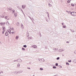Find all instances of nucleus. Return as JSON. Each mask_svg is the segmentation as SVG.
Instances as JSON below:
<instances>
[{
    "label": "nucleus",
    "mask_w": 76,
    "mask_h": 76,
    "mask_svg": "<svg viewBox=\"0 0 76 76\" xmlns=\"http://www.w3.org/2000/svg\"><path fill=\"white\" fill-rule=\"evenodd\" d=\"M18 67H19L20 66V64H18Z\"/></svg>",
    "instance_id": "obj_15"
},
{
    "label": "nucleus",
    "mask_w": 76,
    "mask_h": 76,
    "mask_svg": "<svg viewBox=\"0 0 76 76\" xmlns=\"http://www.w3.org/2000/svg\"><path fill=\"white\" fill-rule=\"evenodd\" d=\"M60 59V58L58 57L57 58V60H59Z\"/></svg>",
    "instance_id": "obj_21"
},
{
    "label": "nucleus",
    "mask_w": 76,
    "mask_h": 76,
    "mask_svg": "<svg viewBox=\"0 0 76 76\" xmlns=\"http://www.w3.org/2000/svg\"><path fill=\"white\" fill-rule=\"evenodd\" d=\"M40 70H43V69L42 68H40Z\"/></svg>",
    "instance_id": "obj_13"
},
{
    "label": "nucleus",
    "mask_w": 76,
    "mask_h": 76,
    "mask_svg": "<svg viewBox=\"0 0 76 76\" xmlns=\"http://www.w3.org/2000/svg\"><path fill=\"white\" fill-rule=\"evenodd\" d=\"M5 24V23H3V22H1L0 23V25H1V26H3V25H4Z\"/></svg>",
    "instance_id": "obj_2"
},
{
    "label": "nucleus",
    "mask_w": 76,
    "mask_h": 76,
    "mask_svg": "<svg viewBox=\"0 0 76 76\" xmlns=\"http://www.w3.org/2000/svg\"><path fill=\"white\" fill-rule=\"evenodd\" d=\"M14 15H15V17H16L17 16V14H14Z\"/></svg>",
    "instance_id": "obj_11"
},
{
    "label": "nucleus",
    "mask_w": 76,
    "mask_h": 76,
    "mask_svg": "<svg viewBox=\"0 0 76 76\" xmlns=\"http://www.w3.org/2000/svg\"><path fill=\"white\" fill-rule=\"evenodd\" d=\"M28 69H30V68H27Z\"/></svg>",
    "instance_id": "obj_32"
},
{
    "label": "nucleus",
    "mask_w": 76,
    "mask_h": 76,
    "mask_svg": "<svg viewBox=\"0 0 76 76\" xmlns=\"http://www.w3.org/2000/svg\"><path fill=\"white\" fill-rule=\"evenodd\" d=\"M67 2L68 3H70V1H69V0H68L67 1Z\"/></svg>",
    "instance_id": "obj_17"
},
{
    "label": "nucleus",
    "mask_w": 76,
    "mask_h": 76,
    "mask_svg": "<svg viewBox=\"0 0 76 76\" xmlns=\"http://www.w3.org/2000/svg\"><path fill=\"white\" fill-rule=\"evenodd\" d=\"M71 15L72 16H76V13L75 12H73L71 13Z\"/></svg>",
    "instance_id": "obj_1"
},
{
    "label": "nucleus",
    "mask_w": 76,
    "mask_h": 76,
    "mask_svg": "<svg viewBox=\"0 0 76 76\" xmlns=\"http://www.w3.org/2000/svg\"><path fill=\"white\" fill-rule=\"evenodd\" d=\"M49 6L50 7H51L52 6V5L51 4H49Z\"/></svg>",
    "instance_id": "obj_10"
},
{
    "label": "nucleus",
    "mask_w": 76,
    "mask_h": 76,
    "mask_svg": "<svg viewBox=\"0 0 76 76\" xmlns=\"http://www.w3.org/2000/svg\"><path fill=\"white\" fill-rule=\"evenodd\" d=\"M18 38H19V36H16V39H18Z\"/></svg>",
    "instance_id": "obj_7"
},
{
    "label": "nucleus",
    "mask_w": 76,
    "mask_h": 76,
    "mask_svg": "<svg viewBox=\"0 0 76 76\" xmlns=\"http://www.w3.org/2000/svg\"><path fill=\"white\" fill-rule=\"evenodd\" d=\"M6 24L7 25H9V22H7Z\"/></svg>",
    "instance_id": "obj_5"
},
{
    "label": "nucleus",
    "mask_w": 76,
    "mask_h": 76,
    "mask_svg": "<svg viewBox=\"0 0 76 76\" xmlns=\"http://www.w3.org/2000/svg\"><path fill=\"white\" fill-rule=\"evenodd\" d=\"M33 47H34V48H37V46L35 45H33Z\"/></svg>",
    "instance_id": "obj_6"
},
{
    "label": "nucleus",
    "mask_w": 76,
    "mask_h": 76,
    "mask_svg": "<svg viewBox=\"0 0 76 76\" xmlns=\"http://www.w3.org/2000/svg\"><path fill=\"white\" fill-rule=\"evenodd\" d=\"M66 43H69V42L67 41Z\"/></svg>",
    "instance_id": "obj_30"
},
{
    "label": "nucleus",
    "mask_w": 76,
    "mask_h": 76,
    "mask_svg": "<svg viewBox=\"0 0 76 76\" xmlns=\"http://www.w3.org/2000/svg\"><path fill=\"white\" fill-rule=\"evenodd\" d=\"M42 60H44V59H42Z\"/></svg>",
    "instance_id": "obj_35"
},
{
    "label": "nucleus",
    "mask_w": 76,
    "mask_h": 76,
    "mask_svg": "<svg viewBox=\"0 0 76 76\" xmlns=\"http://www.w3.org/2000/svg\"><path fill=\"white\" fill-rule=\"evenodd\" d=\"M68 62H71L72 61H71V60H68Z\"/></svg>",
    "instance_id": "obj_22"
},
{
    "label": "nucleus",
    "mask_w": 76,
    "mask_h": 76,
    "mask_svg": "<svg viewBox=\"0 0 76 76\" xmlns=\"http://www.w3.org/2000/svg\"><path fill=\"white\" fill-rule=\"evenodd\" d=\"M0 73H1L0 72Z\"/></svg>",
    "instance_id": "obj_34"
},
{
    "label": "nucleus",
    "mask_w": 76,
    "mask_h": 76,
    "mask_svg": "<svg viewBox=\"0 0 76 76\" xmlns=\"http://www.w3.org/2000/svg\"><path fill=\"white\" fill-rule=\"evenodd\" d=\"M66 26H63V27L64 28H66Z\"/></svg>",
    "instance_id": "obj_12"
},
{
    "label": "nucleus",
    "mask_w": 76,
    "mask_h": 76,
    "mask_svg": "<svg viewBox=\"0 0 76 76\" xmlns=\"http://www.w3.org/2000/svg\"><path fill=\"white\" fill-rule=\"evenodd\" d=\"M22 50H25V48H22Z\"/></svg>",
    "instance_id": "obj_27"
},
{
    "label": "nucleus",
    "mask_w": 76,
    "mask_h": 76,
    "mask_svg": "<svg viewBox=\"0 0 76 76\" xmlns=\"http://www.w3.org/2000/svg\"><path fill=\"white\" fill-rule=\"evenodd\" d=\"M71 6H75V5H74V4L72 3V4H71Z\"/></svg>",
    "instance_id": "obj_8"
},
{
    "label": "nucleus",
    "mask_w": 76,
    "mask_h": 76,
    "mask_svg": "<svg viewBox=\"0 0 76 76\" xmlns=\"http://www.w3.org/2000/svg\"><path fill=\"white\" fill-rule=\"evenodd\" d=\"M53 69H56V68H57V67H55V66H53Z\"/></svg>",
    "instance_id": "obj_14"
},
{
    "label": "nucleus",
    "mask_w": 76,
    "mask_h": 76,
    "mask_svg": "<svg viewBox=\"0 0 76 76\" xmlns=\"http://www.w3.org/2000/svg\"><path fill=\"white\" fill-rule=\"evenodd\" d=\"M4 31H5V30H3V31H2V34H4Z\"/></svg>",
    "instance_id": "obj_16"
},
{
    "label": "nucleus",
    "mask_w": 76,
    "mask_h": 76,
    "mask_svg": "<svg viewBox=\"0 0 76 76\" xmlns=\"http://www.w3.org/2000/svg\"><path fill=\"white\" fill-rule=\"evenodd\" d=\"M21 26H22V28H23V25L22 24V25H21Z\"/></svg>",
    "instance_id": "obj_24"
},
{
    "label": "nucleus",
    "mask_w": 76,
    "mask_h": 76,
    "mask_svg": "<svg viewBox=\"0 0 76 76\" xmlns=\"http://www.w3.org/2000/svg\"><path fill=\"white\" fill-rule=\"evenodd\" d=\"M12 11L13 12H15V10H13Z\"/></svg>",
    "instance_id": "obj_31"
},
{
    "label": "nucleus",
    "mask_w": 76,
    "mask_h": 76,
    "mask_svg": "<svg viewBox=\"0 0 76 76\" xmlns=\"http://www.w3.org/2000/svg\"><path fill=\"white\" fill-rule=\"evenodd\" d=\"M8 35V33H7V32H6L5 33V35L6 36H7Z\"/></svg>",
    "instance_id": "obj_4"
},
{
    "label": "nucleus",
    "mask_w": 76,
    "mask_h": 76,
    "mask_svg": "<svg viewBox=\"0 0 76 76\" xmlns=\"http://www.w3.org/2000/svg\"><path fill=\"white\" fill-rule=\"evenodd\" d=\"M62 25H64V23H62Z\"/></svg>",
    "instance_id": "obj_29"
},
{
    "label": "nucleus",
    "mask_w": 76,
    "mask_h": 76,
    "mask_svg": "<svg viewBox=\"0 0 76 76\" xmlns=\"http://www.w3.org/2000/svg\"><path fill=\"white\" fill-rule=\"evenodd\" d=\"M23 47H24L26 48V45H24L23 46Z\"/></svg>",
    "instance_id": "obj_23"
},
{
    "label": "nucleus",
    "mask_w": 76,
    "mask_h": 76,
    "mask_svg": "<svg viewBox=\"0 0 76 76\" xmlns=\"http://www.w3.org/2000/svg\"><path fill=\"white\" fill-rule=\"evenodd\" d=\"M12 29H14V28H12Z\"/></svg>",
    "instance_id": "obj_33"
},
{
    "label": "nucleus",
    "mask_w": 76,
    "mask_h": 76,
    "mask_svg": "<svg viewBox=\"0 0 76 76\" xmlns=\"http://www.w3.org/2000/svg\"><path fill=\"white\" fill-rule=\"evenodd\" d=\"M3 30H4V29H5V27H3Z\"/></svg>",
    "instance_id": "obj_25"
},
{
    "label": "nucleus",
    "mask_w": 76,
    "mask_h": 76,
    "mask_svg": "<svg viewBox=\"0 0 76 76\" xmlns=\"http://www.w3.org/2000/svg\"><path fill=\"white\" fill-rule=\"evenodd\" d=\"M2 18H4V16H2Z\"/></svg>",
    "instance_id": "obj_28"
},
{
    "label": "nucleus",
    "mask_w": 76,
    "mask_h": 76,
    "mask_svg": "<svg viewBox=\"0 0 76 76\" xmlns=\"http://www.w3.org/2000/svg\"><path fill=\"white\" fill-rule=\"evenodd\" d=\"M8 32H9V33H10V34H11V32L12 33H14V32L13 33V32H11V31H10V29H8Z\"/></svg>",
    "instance_id": "obj_3"
},
{
    "label": "nucleus",
    "mask_w": 76,
    "mask_h": 76,
    "mask_svg": "<svg viewBox=\"0 0 76 76\" xmlns=\"http://www.w3.org/2000/svg\"><path fill=\"white\" fill-rule=\"evenodd\" d=\"M22 7L23 8V9H24V8H25V7L23 6H22Z\"/></svg>",
    "instance_id": "obj_19"
},
{
    "label": "nucleus",
    "mask_w": 76,
    "mask_h": 76,
    "mask_svg": "<svg viewBox=\"0 0 76 76\" xmlns=\"http://www.w3.org/2000/svg\"><path fill=\"white\" fill-rule=\"evenodd\" d=\"M66 65H68V66H69V64L68 63H66Z\"/></svg>",
    "instance_id": "obj_9"
},
{
    "label": "nucleus",
    "mask_w": 76,
    "mask_h": 76,
    "mask_svg": "<svg viewBox=\"0 0 76 76\" xmlns=\"http://www.w3.org/2000/svg\"><path fill=\"white\" fill-rule=\"evenodd\" d=\"M5 19H7V17H5Z\"/></svg>",
    "instance_id": "obj_26"
},
{
    "label": "nucleus",
    "mask_w": 76,
    "mask_h": 76,
    "mask_svg": "<svg viewBox=\"0 0 76 76\" xmlns=\"http://www.w3.org/2000/svg\"><path fill=\"white\" fill-rule=\"evenodd\" d=\"M9 10H12V8H9Z\"/></svg>",
    "instance_id": "obj_18"
},
{
    "label": "nucleus",
    "mask_w": 76,
    "mask_h": 76,
    "mask_svg": "<svg viewBox=\"0 0 76 76\" xmlns=\"http://www.w3.org/2000/svg\"><path fill=\"white\" fill-rule=\"evenodd\" d=\"M56 66H58V63H56Z\"/></svg>",
    "instance_id": "obj_20"
}]
</instances>
